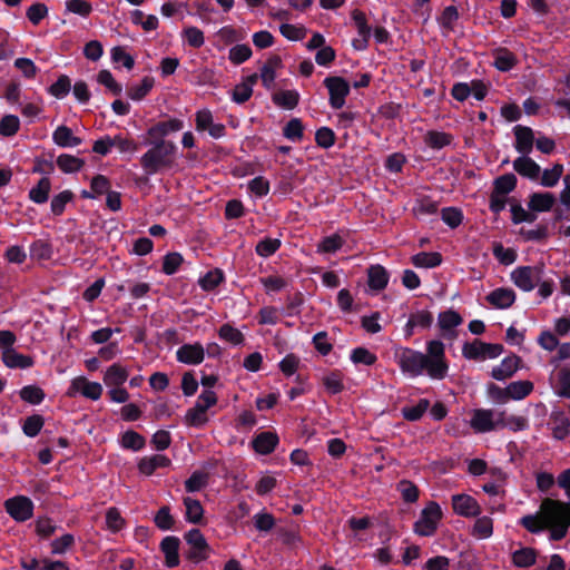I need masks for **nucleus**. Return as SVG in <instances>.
Segmentation results:
<instances>
[{"mask_svg":"<svg viewBox=\"0 0 570 570\" xmlns=\"http://www.w3.org/2000/svg\"><path fill=\"white\" fill-rule=\"evenodd\" d=\"M552 431L556 439L562 440L570 433V422L561 414L552 417Z\"/></svg>","mask_w":570,"mask_h":570,"instance_id":"5fc2aeb1","label":"nucleus"},{"mask_svg":"<svg viewBox=\"0 0 570 570\" xmlns=\"http://www.w3.org/2000/svg\"><path fill=\"white\" fill-rule=\"evenodd\" d=\"M283 37L291 41H298L306 37L307 30L301 24L283 23L279 27Z\"/></svg>","mask_w":570,"mask_h":570,"instance_id":"09e8293b","label":"nucleus"},{"mask_svg":"<svg viewBox=\"0 0 570 570\" xmlns=\"http://www.w3.org/2000/svg\"><path fill=\"white\" fill-rule=\"evenodd\" d=\"M537 559V553L531 548H522L517 550L512 554V562L514 566L520 568H528L534 564Z\"/></svg>","mask_w":570,"mask_h":570,"instance_id":"58836bf2","label":"nucleus"},{"mask_svg":"<svg viewBox=\"0 0 570 570\" xmlns=\"http://www.w3.org/2000/svg\"><path fill=\"white\" fill-rule=\"evenodd\" d=\"M52 140L60 147H76L81 144V139L72 134L67 126H59L52 134Z\"/></svg>","mask_w":570,"mask_h":570,"instance_id":"c756f323","label":"nucleus"},{"mask_svg":"<svg viewBox=\"0 0 570 570\" xmlns=\"http://www.w3.org/2000/svg\"><path fill=\"white\" fill-rule=\"evenodd\" d=\"M442 510L439 503L431 501L421 511L420 518L414 523V532L422 537H431L435 533L442 519Z\"/></svg>","mask_w":570,"mask_h":570,"instance_id":"20e7f679","label":"nucleus"},{"mask_svg":"<svg viewBox=\"0 0 570 570\" xmlns=\"http://www.w3.org/2000/svg\"><path fill=\"white\" fill-rule=\"evenodd\" d=\"M351 361L355 364L373 365L376 362V356L367 348L357 347L352 351Z\"/></svg>","mask_w":570,"mask_h":570,"instance_id":"0e129e2a","label":"nucleus"},{"mask_svg":"<svg viewBox=\"0 0 570 570\" xmlns=\"http://www.w3.org/2000/svg\"><path fill=\"white\" fill-rule=\"evenodd\" d=\"M321 383L328 394H338L344 390L343 374L331 371L322 375Z\"/></svg>","mask_w":570,"mask_h":570,"instance_id":"c85d7f7f","label":"nucleus"},{"mask_svg":"<svg viewBox=\"0 0 570 570\" xmlns=\"http://www.w3.org/2000/svg\"><path fill=\"white\" fill-rule=\"evenodd\" d=\"M20 396L28 403L39 404L42 402L45 393L40 387L36 385H28L20 391Z\"/></svg>","mask_w":570,"mask_h":570,"instance_id":"052dcab7","label":"nucleus"},{"mask_svg":"<svg viewBox=\"0 0 570 570\" xmlns=\"http://www.w3.org/2000/svg\"><path fill=\"white\" fill-rule=\"evenodd\" d=\"M177 147L171 141L160 140L148 149L140 158L144 170L154 175L164 168H169L175 164Z\"/></svg>","mask_w":570,"mask_h":570,"instance_id":"7ed1b4c3","label":"nucleus"},{"mask_svg":"<svg viewBox=\"0 0 570 570\" xmlns=\"http://www.w3.org/2000/svg\"><path fill=\"white\" fill-rule=\"evenodd\" d=\"M458 19V9L454 6H449L443 10L442 14L440 16L439 23L446 31H452Z\"/></svg>","mask_w":570,"mask_h":570,"instance_id":"4d7b16f0","label":"nucleus"},{"mask_svg":"<svg viewBox=\"0 0 570 570\" xmlns=\"http://www.w3.org/2000/svg\"><path fill=\"white\" fill-rule=\"evenodd\" d=\"M491 474L495 478L494 482L483 484L482 489L489 495H500L504 483V474L500 470H491Z\"/></svg>","mask_w":570,"mask_h":570,"instance_id":"13d9d810","label":"nucleus"},{"mask_svg":"<svg viewBox=\"0 0 570 570\" xmlns=\"http://www.w3.org/2000/svg\"><path fill=\"white\" fill-rule=\"evenodd\" d=\"M83 164L82 159L68 154L60 155L57 158V166L60 170L67 174L80 170Z\"/></svg>","mask_w":570,"mask_h":570,"instance_id":"4c0bfd02","label":"nucleus"},{"mask_svg":"<svg viewBox=\"0 0 570 570\" xmlns=\"http://www.w3.org/2000/svg\"><path fill=\"white\" fill-rule=\"evenodd\" d=\"M412 264L420 268H432L439 266L442 262V257L439 253H419L411 258Z\"/></svg>","mask_w":570,"mask_h":570,"instance_id":"e433bc0d","label":"nucleus"},{"mask_svg":"<svg viewBox=\"0 0 570 570\" xmlns=\"http://www.w3.org/2000/svg\"><path fill=\"white\" fill-rule=\"evenodd\" d=\"M543 265L519 266L511 273V281L523 292H531L541 281Z\"/></svg>","mask_w":570,"mask_h":570,"instance_id":"423d86ee","label":"nucleus"},{"mask_svg":"<svg viewBox=\"0 0 570 570\" xmlns=\"http://www.w3.org/2000/svg\"><path fill=\"white\" fill-rule=\"evenodd\" d=\"M51 189V184L49 178L43 177L39 180L38 185L31 188L29 193V197L32 202L37 204L46 203Z\"/></svg>","mask_w":570,"mask_h":570,"instance_id":"ea45409f","label":"nucleus"},{"mask_svg":"<svg viewBox=\"0 0 570 570\" xmlns=\"http://www.w3.org/2000/svg\"><path fill=\"white\" fill-rule=\"evenodd\" d=\"M7 512L18 522H23L32 517L33 503L23 495L8 499L4 503Z\"/></svg>","mask_w":570,"mask_h":570,"instance_id":"f8f14e48","label":"nucleus"},{"mask_svg":"<svg viewBox=\"0 0 570 570\" xmlns=\"http://www.w3.org/2000/svg\"><path fill=\"white\" fill-rule=\"evenodd\" d=\"M20 120L14 115H7L0 120V135L11 137L18 132Z\"/></svg>","mask_w":570,"mask_h":570,"instance_id":"603ef678","label":"nucleus"},{"mask_svg":"<svg viewBox=\"0 0 570 570\" xmlns=\"http://www.w3.org/2000/svg\"><path fill=\"white\" fill-rule=\"evenodd\" d=\"M278 443V436L272 432H263L253 440V446L257 453L268 454Z\"/></svg>","mask_w":570,"mask_h":570,"instance_id":"7c9ffc66","label":"nucleus"},{"mask_svg":"<svg viewBox=\"0 0 570 570\" xmlns=\"http://www.w3.org/2000/svg\"><path fill=\"white\" fill-rule=\"evenodd\" d=\"M515 135V149L524 155H528L532 150L534 136L533 131L529 127L517 126L514 127Z\"/></svg>","mask_w":570,"mask_h":570,"instance_id":"412c9836","label":"nucleus"},{"mask_svg":"<svg viewBox=\"0 0 570 570\" xmlns=\"http://www.w3.org/2000/svg\"><path fill=\"white\" fill-rule=\"evenodd\" d=\"M112 147H117L120 153L134 154L138 150V145L132 139L116 135L111 137Z\"/></svg>","mask_w":570,"mask_h":570,"instance_id":"e2e57ef3","label":"nucleus"},{"mask_svg":"<svg viewBox=\"0 0 570 570\" xmlns=\"http://www.w3.org/2000/svg\"><path fill=\"white\" fill-rule=\"evenodd\" d=\"M128 375V370L125 366L115 363L106 370L104 383L107 386H120L127 381Z\"/></svg>","mask_w":570,"mask_h":570,"instance_id":"bb28decb","label":"nucleus"},{"mask_svg":"<svg viewBox=\"0 0 570 570\" xmlns=\"http://www.w3.org/2000/svg\"><path fill=\"white\" fill-rule=\"evenodd\" d=\"M563 174V165L554 164L552 168L544 169L541 175L540 184L543 187H554Z\"/></svg>","mask_w":570,"mask_h":570,"instance_id":"c03bdc74","label":"nucleus"},{"mask_svg":"<svg viewBox=\"0 0 570 570\" xmlns=\"http://www.w3.org/2000/svg\"><path fill=\"white\" fill-rule=\"evenodd\" d=\"M556 203L551 193H533L529 197V209L532 212H549Z\"/></svg>","mask_w":570,"mask_h":570,"instance_id":"cd10ccee","label":"nucleus"},{"mask_svg":"<svg viewBox=\"0 0 570 570\" xmlns=\"http://www.w3.org/2000/svg\"><path fill=\"white\" fill-rule=\"evenodd\" d=\"M503 352L500 344H490L475 340L472 343L464 344L462 354L469 360L485 361L499 357Z\"/></svg>","mask_w":570,"mask_h":570,"instance_id":"0eeeda50","label":"nucleus"},{"mask_svg":"<svg viewBox=\"0 0 570 570\" xmlns=\"http://www.w3.org/2000/svg\"><path fill=\"white\" fill-rule=\"evenodd\" d=\"M281 246V240L277 238H264L256 245V253L262 257L273 255Z\"/></svg>","mask_w":570,"mask_h":570,"instance_id":"680f3d73","label":"nucleus"},{"mask_svg":"<svg viewBox=\"0 0 570 570\" xmlns=\"http://www.w3.org/2000/svg\"><path fill=\"white\" fill-rule=\"evenodd\" d=\"M155 80L151 77H145L140 83L134 85L128 89V96L132 100H141L154 87Z\"/></svg>","mask_w":570,"mask_h":570,"instance_id":"37998d69","label":"nucleus"},{"mask_svg":"<svg viewBox=\"0 0 570 570\" xmlns=\"http://www.w3.org/2000/svg\"><path fill=\"white\" fill-rule=\"evenodd\" d=\"M126 521L117 508H109L106 511V527L109 531L116 533L124 529Z\"/></svg>","mask_w":570,"mask_h":570,"instance_id":"de8ad7c7","label":"nucleus"},{"mask_svg":"<svg viewBox=\"0 0 570 570\" xmlns=\"http://www.w3.org/2000/svg\"><path fill=\"white\" fill-rule=\"evenodd\" d=\"M184 504L186 508L187 520L191 523L200 522L204 514V510L200 502L188 497L184 499Z\"/></svg>","mask_w":570,"mask_h":570,"instance_id":"a18cd8bd","label":"nucleus"},{"mask_svg":"<svg viewBox=\"0 0 570 570\" xmlns=\"http://www.w3.org/2000/svg\"><path fill=\"white\" fill-rule=\"evenodd\" d=\"M533 391V384L530 381H514L507 386L510 400H522Z\"/></svg>","mask_w":570,"mask_h":570,"instance_id":"f704fd0d","label":"nucleus"},{"mask_svg":"<svg viewBox=\"0 0 570 570\" xmlns=\"http://www.w3.org/2000/svg\"><path fill=\"white\" fill-rule=\"evenodd\" d=\"M281 65V59L278 57H273L268 59L262 67L259 78L262 79V82L266 88H272L276 78V71L278 70Z\"/></svg>","mask_w":570,"mask_h":570,"instance_id":"72a5a7b5","label":"nucleus"},{"mask_svg":"<svg viewBox=\"0 0 570 570\" xmlns=\"http://www.w3.org/2000/svg\"><path fill=\"white\" fill-rule=\"evenodd\" d=\"M299 99V95L295 90H284L275 94L273 100L277 106L286 109H293L296 107Z\"/></svg>","mask_w":570,"mask_h":570,"instance_id":"79ce46f5","label":"nucleus"},{"mask_svg":"<svg viewBox=\"0 0 570 570\" xmlns=\"http://www.w3.org/2000/svg\"><path fill=\"white\" fill-rule=\"evenodd\" d=\"M557 394L570 399V370L563 367L558 374Z\"/></svg>","mask_w":570,"mask_h":570,"instance_id":"774afa93","label":"nucleus"},{"mask_svg":"<svg viewBox=\"0 0 570 570\" xmlns=\"http://www.w3.org/2000/svg\"><path fill=\"white\" fill-rule=\"evenodd\" d=\"M513 168L517 173L530 179H537L541 173L540 166L527 156L517 158L513 161Z\"/></svg>","mask_w":570,"mask_h":570,"instance_id":"a878e982","label":"nucleus"},{"mask_svg":"<svg viewBox=\"0 0 570 570\" xmlns=\"http://www.w3.org/2000/svg\"><path fill=\"white\" fill-rule=\"evenodd\" d=\"M352 19H353V21L357 28L358 35L361 37L360 39H356L353 41V46L356 49L362 50L367 45V40L371 36V28L366 23L365 14L357 9L352 11Z\"/></svg>","mask_w":570,"mask_h":570,"instance_id":"6ab92c4d","label":"nucleus"},{"mask_svg":"<svg viewBox=\"0 0 570 570\" xmlns=\"http://www.w3.org/2000/svg\"><path fill=\"white\" fill-rule=\"evenodd\" d=\"M520 357L515 355L507 356L501 363L491 371V376L498 381H504L511 377L520 367Z\"/></svg>","mask_w":570,"mask_h":570,"instance_id":"f3484780","label":"nucleus"},{"mask_svg":"<svg viewBox=\"0 0 570 570\" xmlns=\"http://www.w3.org/2000/svg\"><path fill=\"white\" fill-rule=\"evenodd\" d=\"M493 534V519L488 515L479 517L471 529V535L484 540Z\"/></svg>","mask_w":570,"mask_h":570,"instance_id":"473e14b6","label":"nucleus"},{"mask_svg":"<svg viewBox=\"0 0 570 570\" xmlns=\"http://www.w3.org/2000/svg\"><path fill=\"white\" fill-rule=\"evenodd\" d=\"M433 323V316L428 311H419L411 314L407 323L405 324L404 332L406 337L412 336L415 327L429 328Z\"/></svg>","mask_w":570,"mask_h":570,"instance_id":"b1692460","label":"nucleus"},{"mask_svg":"<svg viewBox=\"0 0 570 570\" xmlns=\"http://www.w3.org/2000/svg\"><path fill=\"white\" fill-rule=\"evenodd\" d=\"M185 540L189 546L188 558L195 561H202L208 558L210 548L198 529H191L185 534Z\"/></svg>","mask_w":570,"mask_h":570,"instance_id":"9d476101","label":"nucleus"},{"mask_svg":"<svg viewBox=\"0 0 570 570\" xmlns=\"http://www.w3.org/2000/svg\"><path fill=\"white\" fill-rule=\"evenodd\" d=\"M78 393L96 401L102 394V386L100 383L90 382L83 376H78L71 381L67 394L69 396H75Z\"/></svg>","mask_w":570,"mask_h":570,"instance_id":"ddd939ff","label":"nucleus"},{"mask_svg":"<svg viewBox=\"0 0 570 570\" xmlns=\"http://www.w3.org/2000/svg\"><path fill=\"white\" fill-rule=\"evenodd\" d=\"M169 464L170 460L166 455L155 454L142 458L138 463V470L145 475H150L157 469L167 468Z\"/></svg>","mask_w":570,"mask_h":570,"instance_id":"5701e85b","label":"nucleus"},{"mask_svg":"<svg viewBox=\"0 0 570 570\" xmlns=\"http://www.w3.org/2000/svg\"><path fill=\"white\" fill-rule=\"evenodd\" d=\"M368 286L372 289L381 291L385 288L389 282V275L384 267L381 265L371 266L367 271Z\"/></svg>","mask_w":570,"mask_h":570,"instance_id":"2f4dec72","label":"nucleus"},{"mask_svg":"<svg viewBox=\"0 0 570 570\" xmlns=\"http://www.w3.org/2000/svg\"><path fill=\"white\" fill-rule=\"evenodd\" d=\"M344 244L343 238L337 235H331L325 237L317 246V252L324 253V254H331L338 250Z\"/></svg>","mask_w":570,"mask_h":570,"instance_id":"864d4df0","label":"nucleus"},{"mask_svg":"<svg viewBox=\"0 0 570 570\" xmlns=\"http://www.w3.org/2000/svg\"><path fill=\"white\" fill-rule=\"evenodd\" d=\"M515 63V56L505 49H500L494 55V66L501 71H508L512 69Z\"/></svg>","mask_w":570,"mask_h":570,"instance_id":"49530a36","label":"nucleus"},{"mask_svg":"<svg viewBox=\"0 0 570 570\" xmlns=\"http://www.w3.org/2000/svg\"><path fill=\"white\" fill-rule=\"evenodd\" d=\"M177 360L185 364H199L204 361L205 350L202 344H185L176 352Z\"/></svg>","mask_w":570,"mask_h":570,"instance_id":"dca6fc26","label":"nucleus"},{"mask_svg":"<svg viewBox=\"0 0 570 570\" xmlns=\"http://www.w3.org/2000/svg\"><path fill=\"white\" fill-rule=\"evenodd\" d=\"M219 337L233 345H239L244 341L242 332L229 324H224L218 331Z\"/></svg>","mask_w":570,"mask_h":570,"instance_id":"3c124183","label":"nucleus"},{"mask_svg":"<svg viewBox=\"0 0 570 570\" xmlns=\"http://www.w3.org/2000/svg\"><path fill=\"white\" fill-rule=\"evenodd\" d=\"M515 185V176L513 174H507L495 179L493 191L505 196L514 189Z\"/></svg>","mask_w":570,"mask_h":570,"instance_id":"6e6d98bb","label":"nucleus"},{"mask_svg":"<svg viewBox=\"0 0 570 570\" xmlns=\"http://www.w3.org/2000/svg\"><path fill=\"white\" fill-rule=\"evenodd\" d=\"M250 56L252 49L247 45H237L230 48L228 58L233 63L239 65L249 59Z\"/></svg>","mask_w":570,"mask_h":570,"instance_id":"338daca9","label":"nucleus"},{"mask_svg":"<svg viewBox=\"0 0 570 570\" xmlns=\"http://www.w3.org/2000/svg\"><path fill=\"white\" fill-rule=\"evenodd\" d=\"M498 412L491 409H476L472 412L470 426L476 433H484L498 429Z\"/></svg>","mask_w":570,"mask_h":570,"instance_id":"9b49d317","label":"nucleus"},{"mask_svg":"<svg viewBox=\"0 0 570 570\" xmlns=\"http://www.w3.org/2000/svg\"><path fill=\"white\" fill-rule=\"evenodd\" d=\"M184 124L179 119H170L168 121H161L148 129V136L155 141L164 140L163 138L170 132L179 131L183 129Z\"/></svg>","mask_w":570,"mask_h":570,"instance_id":"a211bd4d","label":"nucleus"},{"mask_svg":"<svg viewBox=\"0 0 570 570\" xmlns=\"http://www.w3.org/2000/svg\"><path fill=\"white\" fill-rule=\"evenodd\" d=\"M217 403V396L214 391L205 390L197 399L194 407L189 409L185 415V421L191 426H203L208 422L207 410Z\"/></svg>","mask_w":570,"mask_h":570,"instance_id":"39448f33","label":"nucleus"},{"mask_svg":"<svg viewBox=\"0 0 570 570\" xmlns=\"http://www.w3.org/2000/svg\"><path fill=\"white\" fill-rule=\"evenodd\" d=\"M519 523L531 533L548 529L551 540H561L570 527V502L547 498L534 514L522 517Z\"/></svg>","mask_w":570,"mask_h":570,"instance_id":"f03ea898","label":"nucleus"},{"mask_svg":"<svg viewBox=\"0 0 570 570\" xmlns=\"http://www.w3.org/2000/svg\"><path fill=\"white\" fill-rule=\"evenodd\" d=\"M498 429H509L513 432L527 430L529 420L525 415L511 414L507 411L498 412Z\"/></svg>","mask_w":570,"mask_h":570,"instance_id":"2eb2a0df","label":"nucleus"},{"mask_svg":"<svg viewBox=\"0 0 570 570\" xmlns=\"http://www.w3.org/2000/svg\"><path fill=\"white\" fill-rule=\"evenodd\" d=\"M324 85L328 90L330 105L334 109H341L345 105V98L350 94V83L342 77H327Z\"/></svg>","mask_w":570,"mask_h":570,"instance_id":"6e6552de","label":"nucleus"},{"mask_svg":"<svg viewBox=\"0 0 570 570\" xmlns=\"http://www.w3.org/2000/svg\"><path fill=\"white\" fill-rule=\"evenodd\" d=\"M43 426V417L41 415L35 414L28 416L22 425L23 433L27 436L33 438L36 436Z\"/></svg>","mask_w":570,"mask_h":570,"instance_id":"bf43d9fd","label":"nucleus"},{"mask_svg":"<svg viewBox=\"0 0 570 570\" xmlns=\"http://www.w3.org/2000/svg\"><path fill=\"white\" fill-rule=\"evenodd\" d=\"M463 322L460 314L453 309H448L439 314L438 324L442 331H450Z\"/></svg>","mask_w":570,"mask_h":570,"instance_id":"a19ab883","label":"nucleus"},{"mask_svg":"<svg viewBox=\"0 0 570 570\" xmlns=\"http://www.w3.org/2000/svg\"><path fill=\"white\" fill-rule=\"evenodd\" d=\"M396 362L402 373L415 377L426 373L433 380H442L448 373L444 344L433 340L426 344V353L412 348H400L395 353Z\"/></svg>","mask_w":570,"mask_h":570,"instance_id":"f257e3e1","label":"nucleus"},{"mask_svg":"<svg viewBox=\"0 0 570 570\" xmlns=\"http://www.w3.org/2000/svg\"><path fill=\"white\" fill-rule=\"evenodd\" d=\"M453 512L463 518H475L482 512L479 502L466 493L453 494L451 498Z\"/></svg>","mask_w":570,"mask_h":570,"instance_id":"1a4fd4ad","label":"nucleus"},{"mask_svg":"<svg viewBox=\"0 0 570 570\" xmlns=\"http://www.w3.org/2000/svg\"><path fill=\"white\" fill-rule=\"evenodd\" d=\"M1 357L4 365L10 368H28L33 365V360L30 356L23 355L14 348L3 351Z\"/></svg>","mask_w":570,"mask_h":570,"instance_id":"4be33fe9","label":"nucleus"},{"mask_svg":"<svg viewBox=\"0 0 570 570\" xmlns=\"http://www.w3.org/2000/svg\"><path fill=\"white\" fill-rule=\"evenodd\" d=\"M429 406L430 402L426 399H422L415 405L403 407L402 414L409 421H416L422 417Z\"/></svg>","mask_w":570,"mask_h":570,"instance_id":"8fccbe9b","label":"nucleus"},{"mask_svg":"<svg viewBox=\"0 0 570 570\" xmlns=\"http://www.w3.org/2000/svg\"><path fill=\"white\" fill-rule=\"evenodd\" d=\"M453 140V137L444 131L430 130L424 136V142L434 149H441L449 146Z\"/></svg>","mask_w":570,"mask_h":570,"instance_id":"c9c22d12","label":"nucleus"},{"mask_svg":"<svg viewBox=\"0 0 570 570\" xmlns=\"http://www.w3.org/2000/svg\"><path fill=\"white\" fill-rule=\"evenodd\" d=\"M487 301L494 307L508 308L514 303L515 293L511 288H497L487 296Z\"/></svg>","mask_w":570,"mask_h":570,"instance_id":"aec40b11","label":"nucleus"},{"mask_svg":"<svg viewBox=\"0 0 570 570\" xmlns=\"http://www.w3.org/2000/svg\"><path fill=\"white\" fill-rule=\"evenodd\" d=\"M161 551L165 554V562L167 567H176L179 563V539L176 537H166L161 541Z\"/></svg>","mask_w":570,"mask_h":570,"instance_id":"393cba45","label":"nucleus"},{"mask_svg":"<svg viewBox=\"0 0 570 570\" xmlns=\"http://www.w3.org/2000/svg\"><path fill=\"white\" fill-rule=\"evenodd\" d=\"M196 129L198 131L207 130L213 138H220L225 134V127L222 124H215L213 115L208 109H203L196 114Z\"/></svg>","mask_w":570,"mask_h":570,"instance_id":"4468645a","label":"nucleus"},{"mask_svg":"<svg viewBox=\"0 0 570 570\" xmlns=\"http://www.w3.org/2000/svg\"><path fill=\"white\" fill-rule=\"evenodd\" d=\"M223 273L218 269L206 273L204 277L199 279V285L205 291H212L223 282Z\"/></svg>","mask_w":570,"mask_h":570,"instance_id":"69168bd1","label":"nucleus"}]
</instances>
